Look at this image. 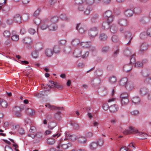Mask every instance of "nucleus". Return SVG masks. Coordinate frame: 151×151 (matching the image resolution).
Wrapping results in <instances>:
<instances>
[{
  "instance_id": "obj_23",
  "label": "nucleus",
  "mask_w": 151,
  "mask_h": 151,
  "mask_svg": "<svg viewBox=\"0 0 151 151\" xmlns=\"http://www.w3.org/2000/svg\"><path fill=\"white\" fill-rule=\"evenodd\" d=\"M98 146V144L97 142H93L91 143L89 145V147L91 150H96Z\"/></svg>"
},
{
  "instance_id": "obj_39",
  "label": "nucleus",
  "mask_w": 151,
  "mask_h": 151,
  "mask_svg": "<svg viewBox=\"0 0 151 151\" xmlns=\"http://www.w3.org/2000/svg\"><path fill=\"white\" fill-rule=\"evenodd\" d=\"M109 81L111 83H114L116 81V78L114 76H112L109 78Z\"/></svg>"
},
{
  "instance_id": "obj_36",
  "label": "nucleus",
  "mask_w": 151,
  "mask_h": 151,
  "mask_svg": "<svg viewBox=\"0 0 151 151\" xmlns=\"http://www.w3.org/2000/svg\"><path fill=\"white\" fill-rule=\"evenodd\" d=\"M93 133L91 132H87L85 134L86 137L89 139L93 137Z\"/></svg>"
},
{
  "instance_id": "obj_33",
  "label": "nucleus",
  "mask_w": 151,
  "mask_h": 151,
  "mask_svg": "<svg viewBox=\"0 0 151 151\" xmlns=\"http://www.w3.org/2000/svg\"><path fill=\"white\" fill-rule=\"evenodd\" d=\"M140 101V99L137 96L134 97L132 99V102L134 104H137L139 103Z\"/></svg>"
},
{
  "instance_id": "obj_10",
  "label": "nucleus",
  "mask_w": 151,
  "mask_h": 151,
  "mask_svg": "<svg viewBox=\"0 0 151 151\" xmlns=\"http://www.w3.org/2000/svg\"><path fill=\"white\" fill-rule=\"evenodd\" d=\"M119 108L117 105L114 104L111 106L109 108V110L111 113H115L117 111Z\"/></svg>"
},
{
  "instance_id": "obj_12",
  "label": "nucleus",
  "mask_w": 151,
  "mask_h": 151,
  "mask_svg": "<svg viewBox=\"0 0 151 151\" xmlns=\"http://www.w3.org/2000/svg\"><path fill=\"white\" fill-rule=\"evenodd\" d=\"M76 29L78 30L79 32L81 34L84 33L86 30V29L84 28L83 27L81 26L80 23L77 24L76 27Z\"/></svg>"
},
{
  "instance_id": "obj_34",
  "label": "nucleus",
  "mask_w": 151,
  "mask_h": 151,
  "mask_svg": "<svg viewBox=\"0 0 151 151\" xmlns=\"http://www.w3.org/2000/svg\"><path fill=\"white\" fill-rule=\"evenodd\" d=\"M49 20L50 21V23H52V24H55L58 22V17L56 16L54 17H52L50 20L49 19Z\"/></svg>"
},
{
  "instance_id": "obj_25",
  "label": "nucleus",
  "mask_w": 151,
  "mask_h": 151,
  "mask_svg": "<svg viewBox=\"0 0 151 151\" xmlns=\"http://www.w3.org/2000/svg\"><path fill=\"white\" fill-rule=\"evenodd\" d=\"M0 106L3 108H6L8 106L7 103L3 100H1L0 101Z\"/></svg>"
},
{
  "instance_id": "obj_21",
  "label": "nucleus",
  "mask_w": 151,
  "mask_h": 151,
  "mask_svg": "<svg viewBox=\"0 0 151 151\" xmlns=\"http://www.w3.org/2000/svg\"><path fill=\"white\" fill-rule=\"evenodd\" d=\"M61 112L60 111H58V112L54 115V118L58 121H60L61 120Z\"/></svg>"
},
{
  "instance_id": "obj_44",
  "label": "nucleus",
  "mask_w": 151,
  "mask_h": 151,
  "mask_svg": "<svg viewBox=\"0 0 151 151\" xmlns=\"http://www.w3.org/2000/svg\"><path fill=\"white\" fill-rule=\"evenodd\" d=\"M124 54L126 56H129L131 55V52L130 50L129 49H127L124 50Z\"/></svg>"
},
{
  "instance_id": "obj_45",
  "label": "nucleus",
  "mask_w": 151,
  "mask_h": 151,
  "mask_svg": "<svg viewBox=\"0 0 151 151\" xmlns=\"http://www.w3.org/2000/svg\"><path fill=\"white\" fill-rule=\"evenodd\" d=\"M104 140L103 139L99 138L98 139V140L97 142L98 145L100 146H102L104 144Z\"/></svg>"
},
{
  "instance_id": "obj_41",
  "label": "nucleus",
  "mask_w": 151,
  "mask_h": 151,
  "mask_svg": "<svg viewBox=\"0 0 151 151\" xmlns=\"http://www.w3.org/2000/svg\"><path fill=\"white\" fill-rule=\"evenodd\" d=\"M66 41L65 40H61L58 42L59 45L60 47H64L65 45Z\"/></svg>"
},
{
  "instance_id": "obj_20",
  "label": "nucleus",
  "mask_w": 151,
  "mask_h": 151,
  "mask_svg": "<svg viewBox=\"0 0 151 151\" xmlns=\"http://www.w3.org/2000/svg\"><path fill=\"white\" fill-rule=\"evenodd\" d=\"M53 51L52 49L51 48H47L45 51L46 55L48 57L51 56L53 54Z\"/></svg>"
},
{
  "instance_id": "obj_42",
  "label": "nucleus",
  "mask_w": 151,
  "mask_h": 151,
  "mask_svg": "<svg viewBox=\"0 0 151 151\" xmlns=\"http://www.w3.org/2000/svg\"><path fill=\"white\" fill-rule=\"evenodd\" d=\"M112 15V12L108 10L104 13V18L105 19Z\"/></svg>"
},
{
  "instance_id": "obj_16",
  "label": "nucleus",
  "mask_w": 151,
  "mask_h": 151,
  "mask_svg": "<svg viewBox=\"0 0 151 151\" xmlns=\"http://www.w3.org/2000/svg\"><path fill=\"white\" fill-rule=\"evenodd\" d=\"M50 24H49L48 26V29L50 31H55L58 28L57 26L54 24H52L50 25H49Z\"/></svg>"
},
{
  "instance_id": "obj_8",
  "label": "nucleus",
  "mask_w": 151,
  "mask_h": 151,
  "mask_svg": "<svg viewBox=\"0 0 151 151\" xmlns=\"http://www.w3.org/2000/svg\"><path fill=\"white\" fill-rule=\"evenodd\" d=\"M124 35L126 39L129 40V42L127 44V45H129L130 44L132 38V34L129 31H127L125 33Z\"/></svg>"
},
{
  "instance_id": "obj_57",
  "label": "nucleus",
  "mask_w": 151,
  "mask_h": 151,
  "mask_svg": "<svg viewBox=\"0 0 151 151\" xmlns=\"http://www.w3.org/2000/svg\"><path fill=\"white\" fill-rule=\"evenodd\" d=\"M42 133L41 132H38L35 135L36 137L40 139H42Z\"/></svg>"
},
{
  "instance_id": "obj_14",
  "label": "nucleus",
  "mask_w": 151,
  "mask_h": 151,
  "mask_svg": "<svg viewBox=\"0 0 151 151\" xmlns=\"http://www.w3.org/2000/svg\"><path fill=\"white\" fill-rule=\"evenodd\" d=\"M81 51L80 48H78L76 49L74 51L73 54L75 57H78L81 55Z\"/></svg>"
},
{
  "instance_id": "obj_9",
  "label": "nucleus",
  "mask_w": 151,
  "mask_h": 151,
  "mask_svg": "<svg viewBox=\"0 0 151 151\" xmlns=\"http://www.w3.org/2000/svg\"><path fill=\"white\" fill-rule=\"evenodd\" d=\"M77 142L79 144H85L87 142V139L85 137L83 136H79L77 137Z\"/></svg>"
},
{
  "instance_id": "obj_56",
  "label": "nucleus",
  "mask_w": 151,
  "mask_h": 151,
  "mask_svg": "<svg viewBox=\"0 0 151 151\" xmlns=\"http://www.w3.org/2000/svg\"><path fill=\"white\" fill-rule=\"evenodd\" d=\"M90 7L88 6L87 7L84 13L86 15H88L90 13Z\"/></svg>"
},
{
  "instance_id": "obj_19",
  "label": "nucleus",
  "mask_w": 151,
  "mask_h": 151,
  "mask_svg": "<svg viewBox=\"0 0 151 151\" xmlns=\"http://www.w3.org/2000/svg\"><path fill=\"white\" fill-rule=\"evenodd\" d=\"M132 66L130 64L125 65L123 67L124 70L126 72H129L132 69Z\"/></svg>"
},
{
  "instance_id": "obj_46",
  "label": "nucleus",
  "mask_w": 151,
  "mask_h": 151,
  "mask_svg": "<svg viewBox=\"0 0 151 151\" xmlns=\"http://www.w3.org/2000/svg\"><path fill=\"white\" fill-rule=\"evenodd\" d=\"M128 94L127 92H123L120 95L121 98H128Z\"/></svg>"
},
{
  "instance_id": "obj_64",
  "label": "nucleus",
  "mask_w": 151,
  "mask_h": 151,
  "mask_svg": "<svg viewBox=\"0 0 151 151\" xmlns=\"http://www.w3.org/2000/svg\"><path fill=\"white\" fill-rule=\"evenodd\" d=\"M128 150L127 148H126V146L124 147H122L120 149V151H128Z\"/></svg>"
},
{
  "instance_id": "obj_5",
  "label": "nucleus",
  "mask_w": 151,
  "mask_h": 151,
  "mask_svg": "<svg viewBox=\"0 0 151 151\" xmlns=\"http://www.w3.org/2000/svg\"><path fill=\"white\" fill-rule=\"evenodd\" d=\"M97 34V29L96 27H93L89 30L88 35L91 39L94 37Z\"/></svg>"
},
{
  "instance_id": "obj_18",
  "label": "nucleus",
  "mask_w": 151,
  "mask_h": 151,
  "mask_svg": "<svg viewBox=\"0 0 151 151\" xmlns=\"http://www.w3.org/2000/svg\"><path fill=\"white\" fill-rule=\"evenodd\" d=\"M45 92L40 91L38 92H35L34 93V96L38 98H41L44 96Z\"/></svg>"
},
{
  "instance_id": "obj_17",
  "label": "nucleus",
  "mask_w": 151,
  "mask_h": 151,
  "mask_svg": "<svg viewBox=\"0 0 151 151\" xmlns=\"http://www.w3.org/2000/svg\"><path fill=\"white\" fill-rule=\"evenodd\" d=\"M81 45L83 47L86 48L91 47V42H82L81 43Z\"/></svg>"
},
{
  "instance_id": "obj_15",
  "label": "nucleus",
  "mask_w": 151,
  "mask_h": 151,
  "mask_svg": "<svg viewBox=\"0 0 151 151\" xmlns=\"http://www.w3.org/2000/svg\"><path fill=\"white\" fill-rule=\"evenodd\" d=\"M118 23L120 25L122 26H126L128 24V22L127 20L123 18L119 19Z\"/></svg>"
},
{
  "instance_id": "obj_48",
  "label": "nucleus",
  "mask_w": 151,
  "mask_h": 151,
  "mask_svg": "<svg viewBox=\"0 0 151 151\" xmlns=\"http://www.w3.org/2000/svg\"><path fill=\"white\" fill-rule=\"evenodd\" d=\"M37 131L36 127L35 126H31L30 129L29 130V132L30 133H34L35 132Z\"/></svg>"
},
{
  "instance_id": "obj_13",
  "label": "nucleus",
  "mask_w": 151,
  "mask_h": 151,
  "mask_svg": "<svg viewBox=\"0 0 151 151\" xmlns=\"http://www.w3.org/2000/svg\"><path fill=\"white\" fill-rule=\"evenodd\" d=\"M148 45L146 43H142L140 48V51L141 52L146 50L148 48Z\"/></svg>"
},
{
  "instance_id": "obj_60",
  "label": "nucleus",
  "mask_w": 151,
  "mask_h": 151,
  "mask_svg": "<svg viewBox=\"0 0 151 151\" xmlns=\"http://www.w3.org/2000/svg\"><path fill=\"white\" fill-rule=\"evenodd\" d=\"M5 151H13L12 149L9 146H6L5 148Z\"/></svg>"
},
{
  "instance_id": "obj_63",
  "label": "nucleus",
  "mask_w": 151,
  "mask_h": 151,
  "mask_svg": "<svg viewBox=\"0 0 151 151\" xmlns=\"http://www.w3.org/2000/svg\"><path fill=\"white\" fill-rule=\"evenodd\" d=\"M145 81L147 83H151V77H149L146 79Z\"/></svg>"
},
{
  "instance_id": "obj_30",
  "label": "nucleus",
  "mask_w": 151,
  "mask_h": 151,
  "mask_svg": "<svg viewBox=\"0 0 151 151\" xmlns=\"http://www.w3.org/2000/svg\"><path fill=\"white\" fill-rule=\"evenodd\" d=\"M114 16L112 15L105 19L106 20H107V23L109 25L113 21L114 19Z\"/></svg>"
},
{
  "instance_id": "obj_49",
  "label": "nucleus",
  "mask_w": 151,
  "mask_h": 151,
  "mask_svg": "<svg viewBox=\"0 0 151 151\" xmlns=\"http://www.w3.org/2000/svg\"><path fill=\"white\" fill-rule=\"evenodd\" d=\"M32 55L33 58H36L38 57V52L36 51H33L32 53Z\"/></svg>"
},
{
  "instance_id": "obj_50",
  "label": "nucleus",
  "mask_w": 151,
  "mask_h": 151,
  "mask_svg": "<svg viewBox=\"0 0 151 151\" xmlns=\"http://www.w3.org/2000/svg\"><path fill=\"white\" fill-rule=\"evenodd\" d=\"M56 126V123L54 122H50L49 123L48 127L50 129H52L55 127Z\"/></svg>"
},
{
  "instance_id": "obj_24",
  "label": "nucleus",
  "mask_w": 151,
  "mask_h": 151,
  "mask_svg": "<svg viewBox=\"0 0 151 151\" xmlns=\"http://www.w3.org/2000/svg\"><path fill=\"white\" fill-rule=\"evenodd\" d=\"M133 14V12L132 10L130 9H128L125 10L124 12L125 15L127 17H131Z\"/></svg>"
},
{
  "instance_id": "obj_47",
  "label": "nucleus",
  "mask_w": 151,
  "mask_h": 151,
  "mask_svg": "<svg viewBox=\"0 0 151 151\" xmlns=\"http://www.w3.org/2000/svg\"><path fill=\"white\" fill-rule=\"evenodd\" d=\"M11 38L13 41H17L19 40V36L17 35H14L12 36Z\"/></svg>"
},
{
  "instance_id": "obj_38",
  "label": "nucleus",
  "mask_w": 151,
  "mask_h": 151,
  "mask_svg": "<svg viewBox=\"0 0 151 151\" xmlns=\"http://www.w3.org/2000/svg\"><path fill=\"white\" fill-rule=\"evenodd\" d=\"M34 22L35 24H36L37 28V31L38 30V27L40 22V19L38 18H36L34 20Z\"/></svg>"
},
{
  "instance_id": "obj_55",
  "label": "nucleus",
  "mask_w": 151,
  "mask_h": 151,
  "mask_svg": "<svg viewBox=\"0 0 151 151\" xmlns=\"http://www.w3.org/2000/svg\"><path fill=\"white\" fill-rule=\"evenodd\" d=\"M143 65V63L140 62H137L135 64V66L136 67H140Z\"/></svg>"
},
{
  "instance_id": "obj_28",
  "label": "nucleus",
  "mask_w": 151,
  "mask_h": 151,
  "mask_svg": "<svg viewBox=\"0 0 151 151\" xmlns=\"http://www.w3.org/2000/svg\"><path fill=\"white\" fill-rule=\"evenodd\" d=\"M142 75L144 76H147L150 75L149 70L147 69L143 70L142 72Z\"/></svg>"
},
{
  "instance_id": "obj_59",
  "label": "nucleus",
  "mask_w": 151,
  "mask_h": 151,
  "mask_svg": "<svg viewBox=\"0 0 151 151\" xmlns=\"http://www.w3.org/2000/svg\"><path fill=\"white\" fill-rule=\"evenodd\" d=\"M6 0H0V10L1 9V6L4 4Z\"/></svg>"
},
{
  "instance_id": "obj_26",
  "label": "nucleus",
  "mask_w": 151,
  "mask_h": 151,
  "mask_svg": "<svg viewBox=\"0 0 151 151\" xmlns=\"http://www.w3.org/2000/svg\"><path fill=\"white\" fill-rule=\"evenodd\" d=\"M32 42V40L30 37H26L23 40V42L24 43L28 45L30 44Z\"/></svg>"
},
{
  "instance_id": "obj_7",
  "label": "nucleus",
  "mask_w": 151,
  "mask_h": 151,
  "mask_svg": "<svg viewBox=\"0 0 151 151\" xmlns=\"http://www.w3.org/2000/svg\"><path fill=\"white\" fill-rule=\"evenodd\" d=\"M13 113L17 117H20L22 116L21 113V109L17 106L14 107L13 109Z\"/></svg>"
},
{
  "instance_id": "obj_6",
  "label": "nucleus",
  "mask_w": 151,
  "mask_h": 151,
  "mask_svg": "<svg viewBox=\"0 0 151 151\" xmlns=\"http://www.w3.org/2000/svg\"><path fill=\"white\" fill-rule=\"evenodd\" d=\"M65 136L66 138V139H69L71 141H74L77 140V138L76 135L74 134H70L69 132H66L65 134Z\"/></svg>"
},
{
  "instance_id": "obj_51",
  "label": "nucleus",
  "mask_w": 151,
  "mask_h": 151,
  "mask_svg": "<svg viewBox=\"0 0 151 151\" xmlns=\"http://www.w3.org/2000/svg\"><path fill=\"white\" fill-rule=\"evenodd\" d=\"M41 11V9L40 8L38 9L34 13V16H38L40 14V13Z\"/></svg>"
},
{
  "instance_id": "obj_54",
  "label": "nucleus",
  "mask_w": 151,
  "mask_h": 151,
  "mask_svg": "<svg viewBox=\"0 0 151 151\" xmlns=\"http://www.w3.org/2000/svg\"><path fill=\"white\" fill-rule=\"evenodd\" d=\"M140 93L142 95L145 94L147 92V90L145 88H142L140 91Z\"/></svg>"
},
{
  "instance_id": "obj_37",
  "label": "nucleus",
  "mask_w": 151,
  "mask_h": 151,
  "mask_svg": "<svg viewBox=\"0 0 151 151\" xmlns=\"http://www.w3.org/2000/svg\"><path fill=\"white\" fill-rule=\"evenodd\" d=\"M121 103L122 105H126L129 102V100L128 98H121Z\"/></svg>"
},
{
  "instance_id": "obj_31",
  "label": "nucleus",
  "mask_w": 151,
  "mask_h": 151,
  "mask_svg": "<svg viewBox=\"0 0 151 151\" xmlns=\"http://www.w3.org/2000/svg\"><path fill=\"white\" fill-rule=\"evenodd\" d=\"M78 9L80 11H83L85 8V5H86L85 2H83V3L78 4Z\"/></svg>"
},
{
  "instance_id": "obj_29",
  "label": "nucleus",
  "mask_w": 151,
  "mask_h": 151,
  "mask_svg": "<svg viewBox=\"0 0 151 151\" xmlns=\"http://www.w3.org/2000/svg\"><path fill=\"white\" fill-rule=\"evenodd\" d=\"M55 140L53 138H48L47 143L49 145H52L55 143Z\"/></svg>"
},
{
  "instance_id": "obj_52",
  "label": "nucleus",
  "mask_w": 151,
  "mask_h": 151,
  "mask_svg": "<svg viewBox=\"0 0 151 151\" xmlns=\"http://www.w3.org/2000/svg\"><path fill=\"white\" fill-rule=\"evenodd\" d=\"M9 139L12 142L14 143V144L13 145V146L14 147H15V150H16V149L18 148V145L17 144L15 143V142L13 140L11 139Z\"/></svg>"
},
{
  "instance_id": "obj_11",
  "label": "nucleus",
  "mask_w": 151,
  "mask_h": 151,
  "mask_svg": "<svg viewBox=\"0 0 151 151\" xmlns=\"http://www.w3.org/2000/svg\"><path fill=\"white\" fill-rule=\"evenodd\" d=\"M125 88L128 90H131L134 88V84L133 82H128L125 85Z\"/></svg>"
},
{
  "instance_id": "obj_43",
  "label": "nucleus",
  "mask_w": 151,
  "mask_h": 151,
  "mask_svg": "<svg viewBox=\"0 0 151 151\" xmlns=\"http://www.w3.org/2000/svg\"><path fill=\"white\" fill-rule=\"evenodd\" d=\"M3 35L4 37L6 38H9L10 37V33L9 31L6 30L4 31Z\"/></svg>"
},
{
  "instance_id": "obj_4",
  "label": "nucleus",
  "mask_w": 151,
  "mask_h": 151,
  "mask_svg": "<svg viewBox=\"0 0 151 151\" xmlns=\"http://www.w3.org/2000/svg\"><path fill=\"white\" fill-rule=\"evenodd\" d=\"M48 84V86L50 88H54L55 87L59 90H61L63 88V86H61L59 83L57 82L55 83L52 81H49Z\"/></svg>"
},
{
  "instance_id": "obj_22",
  "label": "nucleus",
  "mask_w": 151,
  "mask_h": 151,
  "mask_svg": "<svg viewBox=\"0 0 151 151\" xmlns=\"http://www.w3.org/2000/svg\"><path fill=\"white\" fill-rule=\"evenodd\" d=\"M127 82V78H122L120 81L119 84L120 86H123L125 85H126Z\"/></svg>"
},
{
  "instance_id": "obj_27",
  "label": "nucleus",
  "mask_w": 151,
  "mask_h": 151,
  "mask_svg": "<svg viewBox=\"0 0 151 151\" xmlns=\"http://www.w3.org/2000/svg\"><path fill=\"white\" fill-rule=\"evenodd\" d=\"M14 20L19 23L21 22V17L19 14H16L14 17Z\"/></svg>"
},
{
  "instance_id": "obj_1",
  "label": "nucleus",
  "mask_w": 151,
  "mask_h": 151,
  "mask_svg": "<svg viewBox=\"0 0 151 151\" xmlns=\"http://www.w3.org/2000/svg\"><path fill=\"white\" fill-rule=\"evenodd\" d=\"M138 132V135L141 136V139H144L147 138V134L145 133L142 132H138V130L134 129L132 127H129L128 130H125L123 132L124 134L125 135L129 134H134Z\"/></svg>"
},
{
  "instance_id": "obj_32",
  "label": "nucleus",
  "mask_w": 151,
  "mask_h": 151,
  "mask_svg": "<svg viewBox=\"0 0 151 151\" xmlns=\"http://www.w3.org/2000/svg\"><path fill=\"white\" fill-rule=\"evenodd\" d=\"M61 47L58 45H56L53 48V52L57 53H59L60 51V50Z\"/></svg>"
},
{
  "instance_id": "obj_2",
  "label": "nucleus",
  "mask_w": 151,
  "mask_h": 151,
  "mask_svg": "<svg viewBox=\"0 0 151 151\" xmlns=\"http://www.w3.org/2000/svg\"><path fill=\"white\" fill-rule=\"evenodd\" d=\"M65 139L63 138L60 139L58 145L57 146V148L58 149L57 151H63L62 149L65 150L72 146L71 143L69 142L65 143Z\"/></svg>"
},
{
  "instance_id": "obj_3",
  "label": "nucleus",
  "mask_w": 151,
  "mask_h": 151,
  "mask_svg": "<svg viewBox=\"0 0 151 151\" xmlns=\"http://www.w3.org/2000/svg\"><path fill=\"white\" fill-rule=\"evenodd\" d=\"M49 19H44L41 22L40 27L42 30H45L48 27L49 24H50Z\"/></svg>"
},
{
  "instance_id": "obj_40",
  "label": "nucleus",
  "mask_w": 151,
  "mask_h": 151,
  "mask_svg": "<svg viewBox=\"0 0 151 151\" xmlns=\"http://www.w3.org/2000/svg\"><path fill=\"white\" fill-rule=\"evenodd\" d=\"M117 28L116 27L114 24L112 25L110 27L111 32L113 33H115L117 31Z\"/></svg>"
},
{
  "instance_id": "obj_35",
  "label": "nucleus",
  "mask_w": 151,
  "mask_h": 151,
  "mask_svg": "<svg viewBox=\"0 0 151 151\" xmlns=\"http://www.w3.org/2000/svg\"><path fill=\"white\" fill-rule=\"evenodd\" d=\"M80 42V40L78 39H75L73 40L72 42V44L74 46L78 45Z\"/></svg>"
},
{
  "instance_id": "obj_53",
  "label": "nucleus",
  "mask_w": 151,
  "mask_h": 151,
  "mask_svg": "<svg viewBox=\"0 0 151 151\" xmlns=\"http://www.w3.org/2000/svg\"><path fill=\"white\" fill-rule=\"evenodd\" d=\"M134 11L135 13L138 14L141 12V10L139 8H136L134 9Z\"/></svg>"
},
{
  "instance_id": "obj_61",
  "label": "nucleus",
  "mask_w": 151,
  "mask_h": 151,
  "mask_svg": "<svg viewBox=\"0 0 151 151\" xmlns=\"http://www.w3.org/2000/svg\"><path fill=\"white\" fill-rule=\"evenodd\" d=\"M112 40L113 42H116L118 40V37L116 35H113L112 37Z\"/></svg>"
},
{
  "instance_id": "obj_62",
  "label": "nucleus",
  "mask_w": 151,
  "mask_h": 151,
  "mask_svg": "<svg viewBox=\"0 0 151 151\" xmlns=\"http://www.w3.org/2000/svg\"><path fill=\"white\" fill-rule=\"evenodd\" d=\"M29 32L30 34L33 35L35 33L36 31L32 28H30L29 30Z\"/></svg>"
},
{
  "instance_id": "obj_58",
  "label": "nucleus",
  "mask_w": 151,
  "mask_h": 151,
  "mask_svg": "<svg viewBox=\"0 0 151 151\" xmlns=\"http://www.w3.org/2000/svg\"><path fill=\"white\" fill-rule=\"evenodd\" d=\"M134 55H132V57L130 58V63L132 65V64H133L135 62V58L134 57Z\"/></svg>"
}]
</instances>
